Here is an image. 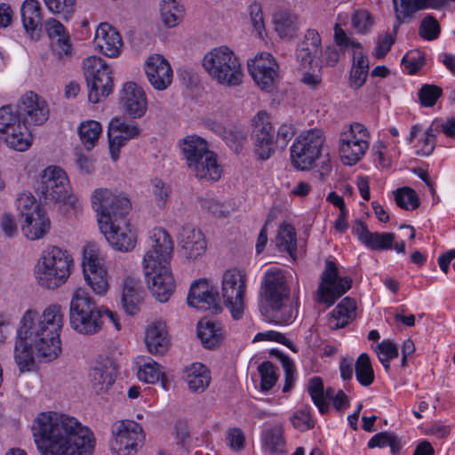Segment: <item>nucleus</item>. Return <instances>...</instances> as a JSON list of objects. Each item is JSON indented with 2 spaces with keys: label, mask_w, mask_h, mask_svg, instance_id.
<instances>
[{
  "label": "nucleus",
  "mask_w": 455,
  "mask_h": 455,
  "mask_svg": "<svg viewBox=\"0 0 455 455\" xmlns=\"http://www.w3.org/2000/svg\"><path fill=\"white\" fill-rule=\"evenodd\" d=\"M446 4L447 0H393L396 20L394 32L395 33L399 26L418 11L427 8L439 9Z\"/></svg>",
  "instance_id": "a878e982"
},
{
  "label": "nucleus",
  "mask_w": 455,
  "mask_h": 455,
  "mask_svg": "<svg viewBox=\"0 0 455 455\" xmlns=\"http://www.w3.org/2000/svg\"><path fill=\"white\" fill-rule=\"evenodd\" d=\"M101 132V124L94 120L82 122L78 127L81 143L87 150H92L97 145Z\"/></svg>",
  "instance_id": "ea45409f"
},
{
  "label": "nucleus",
  "mask_w": 455,
  "mask_h": 455,
  "mask_svg": "<svg viewBox=\"0 0 455 455\" xmlns=\"http://www.w3.org/2000/svg\"><path fill=\"white\" fill-rule=\"evenodd\" d=\"M144 298L140 281L128 276L124 280L121 302L124 311L131 315L137 314Z\"/></svg>",
  "instance_id": "2f4dec72"
},
{
  "label": "nucleus",
  "mask_w": 455,
  "mask_h": 455,
  "mask_svg": "<svg viewBox=\"0 0 455 455\" xmlns=\"http://www.w3.org/2000/svg\"><path fill=\"white\" fill-rule=\"evenodd\" d=\"M370 134L359 123H354L349 129L341 132L339 137V156L346 165H355L365 155L369 148Z\"/></svg>",
  "instance_id": "4468645a"
},
{
  "label": "nucleus",
  "mask_w": 455,
  "mask_h": 455,
  "mask_svg": "<svg viewBox=\"0 0 455 455\" xmlns=\"http://www.w3.org/2000/svg\"><path fill=\"white\" fill-rule=\"evenodd\" d=\"M17 110L27 127L43 124L48 120L50 115L45 100L32 91L21 95L17 103Z\"/></svg>",
  "instance_id": "a211bd4d"
},
{
  "label": "nucleus",
  "mask_w": 455,
  "mask_h": 455,
  "mask_svg": "<svg viewBox=\"0 0 455 455\" xmlns=\"http://www.w3.org/2000/svg\"><path fill=\"white\" fill-rule=\"evenodd\" d=\"M103 307L84 288H77L69 304V323L73 330L84 335H94L103 327Z\"/></svg>",
  "instance_id": "423d86ee"
},
{
  "label": "nucleus",
  "mask_w": 455,
  "mask_h": 455,
  "mask_svg": "<svg viewBox=\"0 0 455 455\" xmlns=\"http://www.w3.org/2000/svg\"><path fill=\"white\" fill-rule=\"evenodd\" d=\"M275 245L279 251H285L291 257H294L297 249L296 232L289 224H283L279 228L275 237Z\"/></svg>",
  "instance_id": "a19ab883"
},
{
  "label": "nucleus",
  "mask_w": 455,
  "mask_h": 455,
  "mask_svg": "<svg viewBox=\"0 0 455 455\" xmlns=\"http://www.w3.org/2000/svg\"><path fill=\"white\" fill-rule=\"evenodd\" d=\"M145 276L153 295L160 302H166L175 288L174 279L168 265H161L152 273L148 275L145 273Z\"/></svg>",
  "instance_id": "393cba45"
},
{
  "label": "nucleus",
  "mask_w": 455,
  "mask_h": 455,
  "mask_svg": "<svg viewBox=\"0 0 455 455\" xmlns=\"http://www.w3.org/2000/svg\"><path fill=\"white\" fill-rule=\"evenodd\" d=\"M295 135V129L291 124H282L276 133L275 144L281 149H283L288 145L289 141Z\"/></svg>",
  "instance_id": "774afa93"
},
{
  "label": "nucleus",
  "mask_w": 455,
  "mask_h": 455,
  "mask_svg": "<svg viewBox=\"0 0 455 455\" xmlns=\"http://www.w3.org/2000/svg\"><path fill=\"white\" fill-rule=\"evenodd\" d=\"M0 133L6 144L15 150L24 151L31 144V134L12 105L0 108Z\"/></svg>",
  "instance_id": "ddd939ff"
},
{
  "label": "nucleus",
  "mask_w": 455,
  "mask_h": 455,
  "mask_svg": "<svg viewBox=\"0 0 455 455\" xmlns=\"http://www.w3.org/2000/svg\"><path fill=\"white\" fill-rule=\"evenodd\" d=\"M402 64L408 74L412 75L424 66L425 57L419 51L410 52L403 56Z\"/></svg>",
  "instance_id": "bf43d9fd"
},
{
  "label": "nucleus",
  "mask_w": 455,
  "mask_h": 455,
  "mask_svg": "<svg viewBox=\"0 0 455 455\" xmlns=\"http://www.w3.org/2000/svg\"><path fill=\"white\" fill-rule=\"evenodd\" d=\"M145 72L151 85L158 91H164L172 82L171 65L162 55L155 54L147 59Z\"/></svg>",
  "instance_id": "5701e85b"
},
{
  "label": "nucleus",
  "mask_w": 455,
  "mask_h": 455,
  "mask_svg": "<svg viewBox=\"0 0 455 455\" xmlns=\"http://www.w3.org/2000/svg\"><path fill=\"white\" fill-rule=\"evenodd\" d=\"M394 241L395 235L393 233L375 232L367 247L372 250H387L392 248Z\"/></svg>",
  "instance_id": "e2e57ef3"
},
{
  "label": "nucleus",
  "mask_w": 455,
  "mask_h": 455,
  "mask_svg": "<svg viewBox=\"0 0 455 455\" xmlns=\"http://www.w3.org/2000/svg\"><path fill=\"white\" fill-rule=\"evenodd\" d=\"M51 221L42 211H32L26 213L24 223L21 225L23 235L29 240H38L50 230Z\"/></svg>",
  "instance_id": "7c9ffc66"
},
{
  "label": "nucleus",
  "mask_w": 455,
  "mask_h": 455,
  "mask_svg": "<svg viewBox=\"0 0 455 455\" xmlns=\"http://www.w3.org/2000/svg\"><path fill=\"white\" fill-rule=\"evenodd\" d=\"M321 52L322 44L318 32L315 29H308L297 50V60L300 63V68L309 69L314 63L317 67L315 60Z\"/></svg>",
  "instance_id": "c85d7f7f"
},
{
  "label": "nucleus",
  "mask_w": 455,
  "mask_h": 455,
  "mask_svg": "<svg viewBox=\"0 0 455 455\" xmlns=\"http://www.w3.org/2000/svg\"><path fill=\"white\" fill-rule=\"evenodd\" d=\"M278 64L270 53L261 52L248 61V70L255 83L264 91L274 89L278 78Z\"/></svg>",
  "instance_id": "6ab92c4d"
},
{
  "label": "nucleus",
  "mask_w": 455,
  "mask_h": 455,
  "mask_svg": "<svg viewBox=\"0 0 455 455\" xmlns=\"http://www.w3.org/2000/svg\"><path fill=\"white\" fill-rule=\"evenodd\" d=\"M293 427L299 431H306L314 427V421L311 419L307 408L301 409L291 417Z\"/></svg>",
  "instance_id": "69168bd1"
},
{
  "label": "nucleus",
  "mask_w": 455,
  "mask_h": 455,
  "mask_svg": "<svg viewBox=\"0 0 455 455\" xmlns=\"http://www.w3.org/2000/svg\"><path fill=\"white\" fill-rule=\"evenodd\" d=\"M443 90L435 84H424L419 90L418 96L423 107H433L442 96Z\"/></svg>",
  "instance_id": "6e6d98bb"
},
{
  "label": "nucleus",
  "mask_w": 455,
  "mask_h": 455,
  "mask_svg": "<svg viewBox=\"0 0 455 455\" xmlns=\"http://www.w3.org/2000/svg\"><path fill=\"white\" fill-rule=\"evenodd\" d=\"M179 146L188 168L198 172L200 168L196 159L210 150L207 141L197 135H188L180 141Z\"/></svg>",
  "instance_id": "c756f323"
},
{
  "label": "nucleus",
  "mask_w": 455,
  "mask_h": 455,
  "mask_svg": "<svg viewBox=\"0 0 455 455\" xmlns=\"http://www.w3.org/2000/svg\"><path fill=\"white\" fill-rule=\"evenodd\" d=\"M50 12L54 14H62L68 20L75 12V0H44Z\"/></svg>",
  "instance_id": "4d7b16f0"
},
{
  "label": "nucleus",
  "mask_w": 455,
  "mask_h": 455,
  "mask_svg": "<svg viewBox=\"0 0 455 455\" xmlns=\"http://www.w3.org/2000/svg\"><path fill=\"white\" fill-rule=\"evenodd\" d=\"M23 27L31 37L40 34L42 27L41 6L36 0H25L21 6Z\"/></svg>",
  "instance_id": "72a5a7b5"
},
{
  "label": "nucleus",
  "mask_w": 455,
  "mask_h": 455,
  "mask_svg": "<svg viewBox=\"0 0 455 455\" xmlns=\"http://www.w3.org/2000/svg\"><path fill=\"white\" fill-rule=\"evenodd\" d=\"M389 446L393 455H397L402 448L401 441L395 433L380 432L373 435L369 443L368 447L373 449L376 447L383 448Z\"/></svg>",
  "instance_id": "a18cd8bd"
},
{
  "label": "nucleus",
  "mask_w": 455,
  "mask_h": 455,
  "mask_svg": "<svg viewBox=\"0 0 455 455\" xmlns=\"http://www.w3.org/2000/svg\"><path fill=\"white\" fill-rule=\"evenodd\" d=\"M203 67L210 77L228 87L238 86L243 82V69L239 59L227 46H220L207 52Z\"/></svg>",
  "instance_id": "0eeeda50"
},
{
  "label": "nucleus",
  "mask_w": 455,
  "mask_h": 455,
  "mask_svg": "<svg viewBox=\"0 0 455 455\" xmlns=\"http://www.w3.org/2000/svg\"><path fill=\"white\" fill-rule=\"evenodd\" d=\"M32 431L41 455L92 454L93 435L74 417L52 411L41 412Z\"/></svg>",
  "instance_id": "f03ea898"
},
{
  "label": "nucleus",
  "mask_w": 455,
  "mask_h": 455,
  "mask_svg": "<svg viewBox=\"0 0 455 455\" xmlns=\"http://www.w3.org/2000/svg\"><path fill=\"white\" fill-rule=\"evenodd\" d=\"M350 277L339 276L338 267L333 261L327 260L325 269L321 275V283L318 287L319 300L327 306L332 305L351 288Z\"/></svg>",
  "instance_id": "f3484780"
},
{
  "label": "nucleus",
  "mask_w": 455,
  "mask_h": 455,
  "mask_svg": "<svg viewBox=\"0 0 455 455\" xmlns=\"http://www.w3.org/2000/svg\"><path fill=\"white\" fill-rule=\"evenodd\" d=\"M273 21L275 29L282 38H292L299 28V18L288 11H279L275 13Z\"/></svg>",
  "instance_id": "4c0bfd02"
},
{
  "label": "nucleus",
  "mask_w": 455,
  "mask_h": 455,
  "mask_svg": "<svg viewBox=\"0 0 455 455\" xmlns=\"http://www.w3.org/2000/svg\"><path fill=\"white\" fill-rule=\"evenodd\" d=\"M101 233L115 249L129 251L135 247L137 237L125 216L132 209L128 197L108 188H97L92 195Z\"/></svg>",
  "instance_id": "7ed1b4c3"
},
{
  "label": "nucleus",
  "mask_w": 455,
  "mask_h": 455,
  "mask_svg": "<svg viewBox=\"0 0 455 455\" xmlns=\"http://www.w3.org/2000/svg\"><path fill=\"white\" fill-rule=\"evenodd\" d=\"M51 41L52 52L60 60L71 55L72 46L68 34L52 38Z\"/></svg>",
  "instance_id": "680f3d73"
},
{
  "label": "nucleus",
  "mask_w": 455,
  "mask_h": 455,
  "mask_svg": "<svg viewBox=\"0 0 455 455\" xmlns=\"http://www.w3.org/2000/svg\"><path fill=\"white\" fill-rule=\"evenodd\" d=\"M160 12L162 21L169 28L177 26L183 17V8L176 0H163Z\"/></svg>",
  "instance_id": "c03bdc74"
},
{
  "label": "nucleus",
  "mask_w": 455,
  "mask_h": 455,
  "mask_svg": "<svg viewBox=\"0 0 455 455\" xmlns=\"http://www.w3.org/2000/svg\"><path fill=\"white\" fill-rule=\"evenodd\" d=\"M247 275L239 268L228 269L223 273L221 281V295L226 307L232 317L238 320L242 317L245 307V292Z\"/></svg>",
  "instance_id": "9b49d317"
},
{
  "label": "nucleus",
  "mask_w": 455,
  "mask_h": 455,
  "mask_svg": "<svg viewBox=\"0 0 455 455\" xmlns=\"http://www.w3.org/2000/svg\"><path fill=\"white\" fill-rule=\"evenodd\" d=\"M270 354L275 355L279 358V360L282 363L283 368L284 370V372H285L284 380L285 381H284V385L283 387V391L284 393L291 391L293 387L294 381H295V377H294L295 367H294L293 362L287 355H283V353H281L278 350L272 349Z\"/></svg>",
  "instance_id": "864d4df0"
},
{
  "label": "nucleus",
  "mask_w": 455,
  "mask_h": 455,
  "mask_svg": "<svg viewBox=\"0 0 455 455\" xmlns=\"http://www.w3.org/2000/svg\"><path fill=\"white\" fill-rule=\"evenodd\" d=\"M145 344L150 354L164 355L170 345L165 323L156 322L148 325L146 330Z\"/></svg>",
  "instance_id": "473e14b6"
},
{
  "label": "nucleus",
  "mask_w": 455,
  "mask_h": 455,
  "mask_svg": "<svg viewBox=\"0 0 455 455\" xmlns=\"http://www.w3.org/2000/svg\"><path fill=\"white\" fill-rule=\"evenodd\" d=\"M323 143L324 136L320 129H311L300 133L291 148L292 165L300 171L309 170L321 156Z\"/></svg>",
  "instance_id": "9d476101"
},
{
  "label": "nucleus",
  "mask_w": 455,
  "mask_h": 455,
  "mask_svg": "<svg viewBox=\"0 0 455 455\" xmlns=\"http://www.w3.org/2000/svg\"><path fill=\"white\" fill-rule=\"evenodd\" d=\"M64 315V308L59 304L49 305L42 314L33 309L24 313L14 347V359L20 371L31 370L35 356L50 362L60 355Z\"/></svg>",
  "instance_id": "f257e3e1"
},
{
  "label": "nucleus",
  "mask_w": 455,
  "mask_h": 455,
  "mask_svg": "<svg viewBox=\"0 0 455 455\" xmlns=\"http://www.w3.org/2000/svg\"><path fill=\"white\" fill-rule=\"evenodd\" d=\"M371 25V16L366 11H356L352 16V26L359 33H365Z\"/></svg>",
  "instance_id": "338daca9"
},
{
  "label": "nucleus",
  "mask_w": 455,
  "mask_h": 455,
  "mask_svg": "<svg viewBox=\"0 0 455 455\" xmlns=\"http://www.w3.org/2000/svg\"><path fill=\"white\" fill-rule=\"evenodd\" d=\"M73 266L72 255L67 250L48 246L36 265L35 277L41 287L55 290L68 281Z\"/></svg>",
  "instance_id": "39448f33"
},
{
  "label": "nucleus",
  "mask_w": 455,
  "mask_h": 455,
  "mask_svg": "<svg viewBox=\"0 0 455 455\" xmlns=\"http://www.w3.org/2000/svg\"><path fill=\"white\" fill-rule=\"evenodd\" d=\"M197 162L198 167L200 168L198 172L194 169H189L197 179L213 181H217L220 179L222 169L218 164L217 155L213 151H207L206 154H204L203 157L199 156L196 159V163Z\"/></svg>",
  "instance_id": "f704fd0d"
},
{
  "label": "nucleus",
  "mask_w": 455,
  "mask_h": 455,
  "mask_svg": "<svg viewBox=\"0 0 455 455\" xmlns=\"http://www.w3.org/2000/svg\"><path fill=\"white\" fill-rule=\"evenodd\" d=\"M262 441L264 448L270 452H282L285 445L283 426L275 425L265 430Z\"/></svg>",
  "instance_id": "37998d69"
},
{
  "label": "nucleus",
  "mask_w": 455,
  "mask_h": 455,
  "mask_svg": "<svg viewBox=\"0 0 455 455\" xmlns=\"http://www.w3.org/2000/svg\"><path fill=\"white\" fill-rule=\"evenodd\" d=\"M83 69L89 89L88 99L92 103H98L101 97H108L112 92V71L104 60L89 56L83 62Z\"/></svg>",
  "instance_id": "1a4fd4ad"
},
{
  "label": "nucleus",
  "mask_w": 455,
  "mask_h": 455,
  "mask_svg": "<svg viewBox=\"0 0 455 455\" xmlns=\"http://www.w3.org/2000/svg\"><path fill=\"white\" fill-rule=\"evenodd\" d=\"M334 42L343 50L348 48L362 49V44L350 37L338 23L334 26Z\"/></svg>",
  "instance_id": "052dcab7"
},
{
  "label": "nucleus",
  "mask_w": 455,
  "mask_h": 455,
  "mask_svg": "<svg viewBox=\"0 0 455 455\" xmlns=\"http://www.w3.org/2000/svg\"><path fill=\"white\" fill-rule=\"evenodd\" d=\"M120 103L124 111L133 118L141 117L148 107L145 92L133 82L124 84L120 95Z\"/></svg>",
  "instance_id": "b1692460"
},
{
  "label": "nucleus",
  "mask_w": 455,
  "mask_h": 455,
  "mask_svg": "<svg viewBox=\"0 0 455 455\" xmlns=\"http://www.w3.org/2000/svg\"><path fill=\"white\" fill-rule=\"evenodd\" d=\"M17 207L20 211L22 217L26 218V213L32 211H42L36 204L34 196L31 193L24 192L17 199Z\"/></svg>",
  "instance_id": "0e129e2a"
},
{
  "label": "nucleus",
  "mask_w": 455,
  "mask_h": 455,
  "mask_svg": "<svg viewBox=\"0 0 455 455\" xmlns=\"http://www.w3.org/2000/svg\"><path fill=\"white\" fill-rule=\"evenodd\" d=\"M396 204L404 210H415L419 206V199L412 188L403 187L395 192Z\"/></svg>",
  "instance_id": "8fccbe9b"
},
{
  "label": "nucleus",
  "mask_w": 455,
  "mask_h": 455,
  "mask_svg": "<svg viewBox=\"0 0 455 455\" xmlns=\"http://www.w3.org/2000/svg\"><path fill=\"white\" fill-rule=\"evenodd\" d=\"M188 304L200 310L221 311L220 298L218 290L209 280L204 278L195 281L188 295Z\"/></svg>",
  "instance_id": "aec40b11"
},
{
  "label": "nucleus",
  "mask_w": 455,
  "mask_h": 455,
  "mask_svg": "<svg viewBox=\"0 0 455 455\" xmlns=\"http://www.w3.org/2000/svg\"><path fill=\"white\" fill-rule=\"evenodd\" d=\"M258 371L260 375V389L262 391L270 390L278 379L276 367L271 362L265 361L259 365Z\"/></svg>",
  "instance_id": "3c124183"
},
{
  "label": "nucleus",
  "mask_w": 455,
  "mask_h": 455,
  "mask_svg": "<svg viewBox=\"0 0 455 455\" xmlns=\"http://www.w3.org/2000/svg\"><path fill=\"white\" fill-rule=\"evenodd\" d=\"M184 379L193 392H204L211 382L210 371L205 365L195 363L186 369Z\"/></svg>",
  "instance_id": "e433bc0d"
},
{
  "label": "nucleus",
  "mask_w": 455,
  "mask_h": 455,
  "mask_svg": "<svg viewBox=\"0 0 455 455\" xmlns=\"http://www.w3.org/2000/svg\"><path fill=\"white\" fill-rule=\"evenodd\" d=\"M307 390L319 411L322 414L326 413L329 410V404L324 401V389L322 379L320 377L312 378L309 381Z\"/></svg>",
  "instance_id": "09e8293b"
},
{
  "label": "nucleus",
  "mask_w": 455,
  "mask_h": 455,
  "mask_svg": "<svg viewBox=\"0 0 455 455\" xmlns=\"http://www.w3.org/2000/svg\"><path fill=\"white\" fill-rule=\"evenodd\" d=\"M108 134L109 153L113 161H116L119 158L120 148L124 146L129 140L117 132V129L113 127L111 124H109Z\"/></svg>",
  "instance_id": "13d9d810"
},
{
  "label": "nucleus",
  "mask_w": 455,
  "mask_h": 455,
  "mask_svg": "<svg viewBox=\"0 0 455 455\" xmlns=\"http://www.w3.org/2000/svg\"><path fill=\"white\" fill-rule=\"evenodd\" d=\"M355 59L356 62L354 63L350 72V86L357 90L362 87L367 78L369 72V61L366 56L361 52H355Z\"/></svg>",
  "instance_id": "79ce46f5"
},
{
  "label": "nucleus",
  "mask_w": 455,
  "mask_h": 455,
  "mask_svg": "<svg viewBox=\"0 0 455 455\" xmlns=\"http://www.w3.org/2000/svg\"><path fill=\"white\" fill-rule=\"evenodd\" d=\"M180 253L189 260H196L206 251L207 243L201 230L193 226L186 225L179 235Z\"/></svg>",
  "instance_id": "4be33fe9"
},
{
  "label": "nucleus",
  "mask_w": 455,
  "mask_h": 455,
  "mask_svg": "<svg viewBox=\"0 0 455 455\" xmlns=\"http://www.w3.org/2000/svg\"><path fill=\"white\" fill-rule=\"evenodd\" d=\"M441 32L440 25L432 15L425 17L419 28V35L425 40L433 41L436 39Z\"/></svg>",
  "instance_id": "5fc2aeb1"
},
{
  "label": "nucleus",
  "mask_w": 455,
  "mask_h": 455,
  "mask_svg": "<svg viewBox=\"0 0 455 455\" xmlns=\"http://www.w3.org/2000/svg\"><path fill=\"white\" fill-rule=\"evenodd\" d=\"M355 377L358 382L363 386H370L374 380V371L370 357L363 353L359 355L355 365Z\"/></svg>",
  "instance_id": "49530a36"
},
{
  "label": "nucleus",
  "mask_w": 455,
  "mask_h": 455,
  "mask_svg": "<svg viewBox=\"0 0 455 455\" xmlns=\"http://www.w3.org/2000/svg\"><path fill=\"white\" fill-rule=\"evenodd\" d=\"M173 252V242L171 235L163 228H155L150 235V248L143 258V269L147 275L157 267L167 266Z\"/></svg>",
  "instance_id": "dca6fc26"
},
{
  "label": "nucleus",
  "mask_w": 455,
  "mask_h": 455,
  "mask_svg": "<svg viewBox=\"0 0 455 455\" xmlns=\"http://www.w3.org/2000/svg\"><path fill=\"white\" fill-rule=\"evenodd\" d=\"M254 125V153L260 160L268 159L274 153V133L268 115L259 111L252 119Z\"/></svg>",
  "instance_id": "412c9836"
},
{
  "label": "nucleus",
  "mask_w": 455,
  "mask_h": 455,
  "mask_svg": "<svg viewBox=\"0 0 455 455\" xmlns=\"http://www.w3.org/2000/svg\"><path fill=\"white\" fill-rule=\"evenodd\" d=\"M137 376L141 381L154 384L164 377V373L159 363L152 359H148V362L139 366Z\"/></svg>",
  "instance_id": "de8ad7c7"
},
{
  "label": "nucleus",
  "mask_w": 455,
  "mask_h": 455,
  "mask_svg": "<svg viewBox=\"0 0 455 455\" xmlns=\"http://www.w3.org/2000/svg\"><path fill=\"white\" fill-rule=\"evenodd\" d=\"M36 190L45 203H62L73 209L79 206L78 198L71 193L66 172L59 166L51 165L43 171Z\"/></svg>",
  "instance_id": "6e6552de"
},
{
  "label": "nucleus",
  "mask_w": 455,
  "mask_h": 455,
  "mask_svg": "<svg viewBox=\"0 0 455 455\" xmlns=\"http://www.w3.org/2000/svg\"><path fill=\"white\" fill-rule=\"evenodd\" d=\"M260 294L268 307L262 308L261 312L271 322L285 324L295 317L296 310L285 303L289 299L290 287L283 270L274 267L265 272Z\"/></svg>",
  "instance_id": "20e7f679"
},
{
  "label": "nucleus",
  "mask_w": 455,
  "mask_h": 455,
  "mask_svg": "<svg viewBox=\"0 0 455 455\" xmlns=\"http://www.w3.org/2000/svg\"><path fill=\"white\" fill-rule=\"evenodd\" d=\"M356 305L350 298H345L331 313L328 318V325L332 330L345 327L355 318Z\"/></svg>",
  "instance_id": "c9c22d12"
},
{
  "label": "nucleus",
  "mask_w": 455,
  "mask_h": 455,
  "mask_svg": "<svg viewBox=\"0 0 455 455\" xmlns=\"http://www.w3.org/2000/svg\"><path fill=\"white\" fill-rule=\"evenodd\" d=\"M375 351L386 371L390 369V360L398 356V348L390 340H383L376 346Z\"/></svg>",
  "instance_id": "603ef678"
},
{
  "label": "nucleus",
  "mask_w": 455,
  "mask_h": 455,
  "mask_svg": "<svg viewBox=\"0 0 455 455\" xmlns=\"http://www.w3.org/2000/svg\"><path fill=\"white\" fill-rule=\"evenodd\" d=\"M197 336L206 348L218 347L223 339V331L215 323L200 321L197 324Z\"/></svg>",
  "instance_id": "58836bf2"
},
{
  "label": "nucleus",
  "mask_w": 455,
  "mask_h": 455,
  "mask_svg": "<svg viewBox=\"0 0 455 455\" xmlns=\"http://www.w3.org/2000/svg\"><path fill=\"white\" fill-rule=\"evenodd\" d=\"M110 449L114 455H135L145 442V434L133 420H120L112 425Z\"/></svg>",
  "instance_id": "f8f14e48"
},
{
  "label": "nucleus",
  "mask_w": 455,
  "mask_h": 455,
  "mask_svg": "<svg viewBox=\"0 0 455 455\" xmlns=\"http://www.w3.org/2000/svg\"><path fill=\"white\" fill-rule=\"evenodd\" d=\"M103 261V256L95 244L88 243L84 247L82 260L84 278L97 295H104L109 287Z\"/></svg>",
  "instance_id": "2eb2a0df"
},
{
  "label": "nucleus",
  "mask_w": 455,
  "mask_h": 455,
  "mask_svg": "<svg viewBox=\"0 0 455 455\" xmlns=\"http://www.w3.org/2000/svg\"><path fill=\"white\" fill-rule=\"evenodd\" d=\"M116 366L115 363L106 357L95 362L90 372V379L94 391L97 394L104 393L115 382Z\"/></svg>",
  "instance_id": "cd10ccee"
},
{
  "label": "nucleus",
  "mask_w": 455,
  "mask_h": 455,
  "mask_svg": "<svg viewBox=\"0 0 455 455\" xmlns=\"http://www.w3.org/2000/svg\"><path fill=\"white\" fill-rule=\"evenodd\" d=\"M94 44L102 54L109 58L117 57L123 46L120 34L108 23H101L97 28Z\"/></svg>",
  "instance_id": "bb28decb"
}]
</instances>
